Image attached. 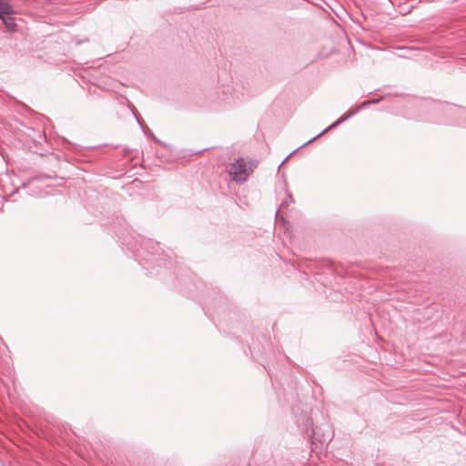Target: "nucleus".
Masks as SVG:
<instances>
[{
    "label": "nucleus",
    "mask_w": 466,
    "mask_h": 466,
    "mask_svg": "<svg viewBox=\"0 0 466 466\" xmlns=\"http://www.w3.org/2000/svg\"><path fill=\"white\" fill-rule=\"evenodd\" d=\"M228 89L227 90V92L225 90H223L222 97L219 98V100L218 101V103L219 105L230 106V105L235 104L236 100L238 99V96H235L232 94H228Z\"/></svg>",
    "instance_id": "0eeeda50"
},
{
    "label": "nucleus",
    "mask_w": 466,
    "mask_h": 466,
    "mask_svg": "<svg viewBox=\"0 0 466 466\" xmlns=\"http://www.w3.org/2000/svg\"><path fill=\"white\" fill-rule=\"evenodd\" d=\"M381 100H382V97L375 98V99H371V100H370V101L371 102V104H378V103H380Z\"/></svg>",
    "instance_id": "9b49d317"
},
{
    "label": "nucleus",
    "mask_w": 466,
    "mask_h": 466,
    "mask_svg": "<svg viewBox=\"0 0 466 466\" xmlns=\"http://www.w3.org/2000/svg\"><path fill=\"white\" fill-rule=\"evenodd\" d=\"M123 244L136 256V259L145 260V263H153L161 266L164 250L159 243H154L150 239H145L140 236L132 238V240L123 239Z\"/></svg>",
    "instance_id": "f257e3e1"
},
{
    "label": "nucleus",
    "mask_w": 466,
    "mask_h": 466,
    "mask_svg": "<svg viewBox=\"0 0 466 466\" xmlns=\"http://www.w3.org/2000/svg\"><path fill=\"white\" fill-rule=\"evenodd\" d=\"M87 41H88V39L76 40V44L77 46H79V45H81V44H83V43H86V42H87Z\"/></svg>",
    "instance_id": "ddd939ff"
},
{
    "label": "nucleus",
    "mask_w": 466,
    "mask_h": 466,
    "mask_svg": "<svg viewBox=\"0 0 466 466\" xmlns=\"http://www.w3.org/2000/svg\"><path fill=\"white\" fill-rule=\"evenodd\" d=\"M299 428H300L302 431H308L309 429L312 431V434L315 435V430L313 429V422L311 418H309L306 413L302 415L301 417V423L299 420L297 421Z\"/></svg>",
    "instance_id": "423d86ee"
},
{
    "label": "nucleus",
    "mask_w": 466,
    "mask_h": 466,
    "mask_svg": "<svg viewBox=\"0 0 466 466\" xmlns=\"http://www.w3.org/2000/svg\"><path fill=\"white\" fill-rule=\"evenodd\" d=\"M288 204H289V200H288V199H287V200H284V201L281 203V205H280V208H283L284 207L288 206Z\"/></svg>",
    "instance_id": "4468645a"
},
{
    "label": "nucleus",
    "mask_w": 466,
    "mask_h": 466,
    "mask_svg": "<svg viewBox=\"0 0 466 466\" xmlns=\"http://www.w3.org/2000/svg\"><path fill=\"white\" fill-rule=\"evenodd\" d=\"M134 115L137 118V124L141 127L144 134H147V131H146L147 126L144 123L143 119L140 116H138L135 112H134Z\"/></svg>",
    "instance_id": "6e6552de"
},
{
    "label": "nucleus",
    "mask_w": 466,
    "mask_h": 466,
    "mask_svg": "<svg viewBox=\"0 0 466 466\" xmlns=\"http://www.w3.org/2000/svg\"><path fill=\"white\" fill-rule=\"evenodd\" d=\"M371 105V102L370 100H366L364 102H362L359 107H357L356 109H354L353 111H350L349 113H346L344 115H342L340 117H339L335 122H333L330 126H329L327 128H325L323 131H321L319 134H318L317 136H315L314 137H312L311 139H309V141H307L306 143H304V145H309L310 144L311 142H313L314 140H316L317 138H319L320 136L324 135L325 133H327L328 131L337 127L339 125L342 124L343 122L347 121L348 119H350V117H352L354 115H356L357 113H359L361 109L367 107L368 106Z\"/></svg>",
    "instance_id": "20e7f679"
},
{
    "label": "nucleus",
    "mask_w": 466,
    "mask_h": 466,
    "mask_svg": "<svg viewBox=\"0 0 466 466\" xmlns=\"http://www.w3.org/2000/svg\"><path fill=\"white\" fill-rule=\"evenodd\" d=\"M151 138H152L156 143L160 144V145H164V143H163L161 140H159L158 138H157L155 136H154V137H151Z\"/></svg>",
    "instance_id": "f8f14e48"
},
{
    "label": "nucleus",
    "mask_w": 466,
    "mask_h": 466,
    "mask_svg": "<svg viewBox=\"0 0 466 466\" xmlns=\"http://www.w3.org/2000/svg\"><path fill=\"white\" fill-rule=\"evenodd\" d=\"M146 131H147V134H145L148 137H154V133L147 127Z\"/></svg>",
    "instance_id": "9d476101"
},
{
    "label": "nucleus",
    "mask_w": 466,
    "mask_h": 466,
    "mask_svg": "<svg viewBox=\"0 0 466 466\" xmlns=\"http://www.w3.org/2000/svg\"><path fill=\"white\" fill-rule=\"evenodd\" d=\"M288 200L289 202H294L293 197L290 194L288 195Z\"/></svg>",
    "instance_id": "2eb2a0df"
},
{
    "label": "nucleus",
    "mask_w": 466,
    "mask_h": 466,
    "mask_svg": "<svg viewBox=\"0 0 466 466\" xmlns=\"http://www.w3.org/2000/svg\"><path fill=\"white\" fill-rule=\"evenodd\" d=\"M15 13H11L9 15H1L0 19L2 20L5 26L7 28L10 32L16 31L17 25L15 23V18L14 17Z\"/></svg>",
    "instance_id": "39448f33"
},
{
    "label": "nucleus",
    "mask_w": 466,
    "mask_h": 466,
    "mask_svg": "<svg viewBox=\"0 0 466 466\" xmlns=\"http://www.w3.org/2000/svg\"><path fill=\"white\" fill-rule=\"evenodd\" d=\"M305 145H301L299 147H298L297 149L293 150L289 156H287L285 157V159L282 161V163L280 165H279V167H281V165H283L289 157L292 154H294L298 149H299L300 147H304Z\"/></svg>",
    "instance_id": "1a4fd4ad"
},
{
    "label": "nucleus",
    "mask_w": 466,
    "mask_h": 466,
    "mask_svg": "<svg viewBox=\"0 0 466 466\" xmlns=\"http://www.w3.org/2000/svg\"><path fill=\"white\" fill-rule=\"evenodd\" d=\"M431 109L438 114L444 115L451 123L466 127V108L449 103H434Z\"/></svg>",
    "instance_id": "f03ea898"
},
{
    "label": "nucleus",
    "mask_w": 466,
    "mask_h": 466,
    "mask_svg": "<svg viewBox=\"0 0 466 466\" xmlns=\"http://www.w3.org/2000/svg\"><path fill=\"white\" fill-rule=\"evenodd\" d=\"M252 170L248 168L246 161L239 157L236 162L232 163L228 173L232 179L236 182H244L248 179Z\"/></svg>",
    "instance_id": "7ed1b4c3"
}]
</instances>
